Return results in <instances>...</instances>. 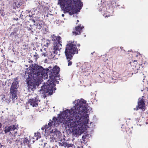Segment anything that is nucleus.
<instances>
[{
    "instance_id": "423d86ee",
    "label": "nucleus",
    "mask_w": 148,
    "mask_h": 148,
    "mask_svg": "<svg viewBox=\"0 0 148 148\" xmlns=\"http://www.w3.org/2000/svg\"><path fill=\"white\" fill-rule=\"evenodd\" d=\"M44 70L41 71L45 72V73H46V75L45 74H42V75L43 77L46 78L48 76V73L49 75V77L51 79H55L57 77H60V75H58V73L60 71V68L57 66H54L52 69H51L50 71L47 68L46 69H44L43 67Z\"/></svg>"
},
{
    "instance_id": "c85d7f7f",
    "label": "nucleus",
    "mask_w": 148,
    "mask_h": 148,
    "mask_svg": "<svg viewBox=\"0 0 148 148\" xmlns=\"http://www.w3.org/2000/svg\"><path fill=\"white\" fill-rule=\"evenodd\" d=\"M56 79H53V80H55L56 81V83L57 84H59V81H58L56 80Z\"/></svg>"
},
{
    "instance_id": "052dcab7",
    "label": "nucleus",
    "mask_w": 148,
    "mask_h": 148,
    "mask_svg": "<svg viewBox=\"0 0 148 148\" xmlns=\"http://www.w3.org/2000/svg\"><path fill=\"white\" fill-rule=\"evenodd\" d=\"M143 91V90H141V91L142 92Z\"/></svg>"
},
{
    "instance_id": "0eeeda50",
    "label": "nucleus",
    "mask_w": 148,
    "mask_h": 148,
    "mask_svg": "<svg viewBox=\"0 0 148 148\" xmlns=\"http://www.w3.org/2000/svg\"><path fill=\"white\" fill-rule=\"evenodd\" d=\"M17 79H14V81L12 83L10 87V98L12 99L14 102L17 98L18 88L19 87L18 82L16 81Z\"/></svg>"
},
{
    "instance_id": "3c124183",
    "label": "nucleus",
    "mask_w": 148,
    "mask_h": 148,
    "mask_svg": "<svg viewBox=\"0 0 148 148\" xmlns=\"http://www.w3.org/2000/svg\"><path fill=\"white\" fill-rule=\"evenodd\" d=\"M77 22H79V21L78 20H77Z\"/></svg>"
},
{
    "instance_id": "c03bdc74",
    "label": "nucleus",
    "mask_w": 148,
    "mask_h": 148,
    "mask_svg": "<svg viewBox=\"0 0 148 148\" xmlns=\"http://www.w3.org/2000/svg\"><path fill=\"white\" fill-rule=\"evenodd\" d=\"M42 29H43L42 28ZM44 29V31H46V29L45 28V29Z\"/></svg>"
},
{
    "instance_id": "7c9ffc66",
    "label": "nucleus",
    "mask_w": 148,
    "mask_h": 148,
    "mask_svg": "<svg viewBox=\"0 0 148 148\" xmlns=\"http://www.w3.org/2000/svg\"><path fill=\"white\" fill-rule=\"evenodd\" d=\"M11 143H12V142L10 140H9V141H7V143H9V144H11Z\"/></svg>"
},
{
    "instance_id": "5701e85b",
    "label": "nucleus",
    "mask_w": 148,
    "mask_h": 148,
    "mask_svg": "<svg viewBox=\"0 0 148 148\" xmlns=\"http://www.w3.org/2000/svg\"><path fill=\"white\" fill-rule=\"evenodd\" d=\"M118 49V47H113L111 49V50H112V51H116L117 49Z\"/></svg>"
},
{
    "instance_id": "f3484780",
    "label": "nucleus",
    "mask_w": 148,
    "mask_h": 148,
    "mask_svg": "<svg viewBox=\"0 0 148 148\" xmlns=\"http://www.w3.org/2000/svg\"><path fill=\"white\" fill-rule=\"evenodd\" d=\"M16 30V29H14L13 31L10 34V36L13 35L14 37L15 38H16L18 35Z\"/></svg>"
},
{
    "instance_id": "79ce46f5",
    "label": "nucleus",
    "mask_w": 148,
    "mask_h": 148,
    "mask_svg": "<svg viewBox=\"0 0 148 148\" xmlns=\"http://www.w3.org/2000/svg\"><path fill=\"white\" fill-rule=\"evenodd\" d=\"M33 15V14H32V15H30V14H29V17H32V16Z\"/></svg>"
},
{
    "instance_id": "5fc2aeb1",
    "label": "nucleus",
    "mask_w": 148,
    "mask_h": 148,
    "mask_svg": "<svg viewBox=\"0 0 148 148\" xmlns=\"http://www.w3.org/2000/svg\"><path fill=\"white\" fill-rule=\"evenodd\" d=\"M105 18H106V17H107V16H105Z\"/></svg>"
},
{
    "instance_id": "412c9836",
    "label": "nucleus",
    "mask_w": 148,
    "mask_h": 148,
    "mask_svg": "<svg viewBox=\"0 0 148 148\" xmlns=\"http://www.w3.org/2000/svg\"><path fill=\"white\" fill-rule=\"evenodd\" d=\"M62 142H59V143H58L59 145L60 146H64L65 145V143H64V142L63 141L62 142Z\"/></svg>"
},
{
    "instance_id": "72a5a7b5",
    "label": "nucleus",
    "mask_w": 148,
    "mask_h": 148,
    "mask_svg": "<svg viewBox=\"0 0 148 148\" xmlns=\"http://www.w3.org/2000/svg\"><path fill=\"white\" fill-rule=\"evenodd\" d=\"M28 30L29 31L31 30V28L30 27L28 28Z\"/></svg>"
},
{
    "instance_id": "39448f33",
    "label": "nucleus",
    "mask_w": 148,
    "mask_h": 148,
    "mask_svg": "<svg viewBox=\"0 0 148 148\" xmlns=\"http://www.w3.org/2000/svg\"><path fill=\"white\" fill-rule=\"evenodd\" d=\"M55 84L53 82H48L46 83H44L43 85L41 87L40 92L42 94L41 96L44 98L46 97L47 95H50L53 94V91L56 90L55 88Z\"/></svg>"
},
{
    "instance_id": "864d4df0",
    "label": "nucleus",
    "mask_w": 148,
    "mask_h": 148,
    "mask_svg": "<svg viewBox=\"0 0 148 148\" xmlns=\"http://www.w3.org/2000/svg\"><path fill=\"white\" fill-rule=\"evenodd\" d=\"M77 148H80L79 147H78Z\"/></svg>"
},
{
    "instance_id": "774afa93",
    "label": "nucleus",
    "mask_w": 148,
    "mask_h": 148,
    "mask_svg": "<svg viewBox=\"0 0 148 148\" xmlns=\"http://www.w3.org/2000/svg\"><path fill=\"white\" fill-rule=\"evenodd\" d=\"M38 148H40V147H39Z\"/></svg>"
},
{
    "instance_id": "9d476101",
    "label": "nucleus",
    "mask_w": 148,
    "mask_h": 148,
    "mask_svg": "<svg viewBox=\"0 0 148 148\" xmlns=\"http://www.w3.org/2000/svg\"><path fill=\"white\" fill-rule=\"evenodd\" d=\"M51 37L53 38V39H52V40L55 41V39L56 40V41L55 42L54 44V45L55 46V48H56V46H58V45H59L60 47H62L61 41H60L61 38L60 36L56 37L54 35H52Z\"/></svg>"
},
{
    "instance_id": "6e6d98bb",
    "label": "nucleus",
    "mask_w": 148,
    "mask_h": 148,
    "mask_svg": "<svg viewBox=\"0 0 148 148\" xmlns=\"http://www.w3.org/2000/svg\"><path fill=\"white\" fill-rule=\"evenodd\" d=\"M134 62H136V60H134Z\"/></svg>"
},
{
    "instance_id": "6ab92c4d",
    "label": "nucleus",
    "mask_w": 148,
    "mask_h": 148,
    "mask_svg": "<svg viewBox=\"0 0 148 148\" xmlns=\"http://www.w3.org/2000/svg\"><path fill=\"white\" fill-rule=\"evenodd\" d=\"M23 143L25 145H27L29 143V141L28 139H27V138L24 137L23 139Z\"/></svg>"
},
{
    "instance_id": "bf43d9fd",
    "label": "nucleus",
    "mask_w": 148,
    "mask_h": 148,
    "mask_svg": "<svg viewBox=\"0 0 148 148\" xmlns=\"http://www.w3.org/2000/svg\"><path fill=\"white\" fill-rule=\"evenodd\" d=\"M26 66L27 67V65H26Z\"/></svg>"
},
{
    "instance_id": "2f4dec72",
    "label": "nucleus",
    "mask_w": 148,
    "mask_h": 148,
    "mask_svg": "<svg viewBox=\"0 0 148 148\" xmlns=\"http://www.w3.org/2000/svg\"><path fill=\"white\" fill-rule=\"evenodd\" d=\"M14 20H15L16 21H17L18 20V18H13Z\"/></svg>"
},
{
    "instance_id": "ea45409f",
    "label": "nucleus",
    "mask_w": 148,
    "mask_h": 148,
    "mask_svg": "<svg viewBox=\"0 0 148 148\" xmlns=\"http://www.w3.org/2000/svg\"><path fill=\"white\" fill-rule=\"evenodd\" d=\"M120 49H121V50L123 49V47H120Z\"/></svg>"
},
{
    "instance_id": "2eb2a0df",
    "label": "nucleus",
    "mask_w": 148,
    "mask_h": 148,
    "mask_svg": "<svg viewBox=\"0 0 148 148\" xmlns=\"http://www.w3.org/2000/svg\"><path fill=\"white\" fill-rule=\"evenodd\" d=\"M60 47L59 45H58V46H56V48H55V46L54 45L53 49L54 50V51L51 53V55H52L53 54H57L58 53V50L59 51L60 49H61V48H60Z\"/></svg>"
},
{
    "instance_id": "ddd939ff",
    "label": "nucleus",
    "mask_w": 148,
    "mask_h": 148,
    "mask_svg": "<svg viewBox=\"0 0 148 148\" xmlns=\"http://www.w3.org/2000/svg\"><path fill=\"white\" fill-rule=\"evenodd\" d=\"M40 101L39 100L35 98L29 99V103L30 104V105L34 107L38 106V103Z\"/></svg>"
},
{
    "instance_id": "aec40b11",
    "label": "nucleus",
    "mask_w": 148,
    "mask_h": 148,
    "mask_svg": "<svg viewBox=\"0 0 148 148\" xmlns=\"http://www.w3.org/2000/svg\"><path fill=\"white\" fill-rule=\"evenodd\" d=\"M38 144L40 145L41 146V148H43L45 146V144L46 143L43 142L42 141H39Z\"/></svg>"
},
{
    "instance_id": "e2e57ef3",
    "label": "nucleus",
    "mask_w": 148,
    "mask_h": 148,
    "mask_svg": "<svg viewBox=\"0 0 148 148\" xmlns=\"http://www.w3.org/2000/svg\"><path fill=\"white\" fill-rule=\"evenodd\" d=\"M144 97V96H142V97Z\"/></svg>"
},
{
    "instance_id": "4468645a",
    "label": "nucleus",
    "mask_w": 148,
    "mask_h": 148,
    "mask_svg": "<svg viewBox=\"0 0 148 148\" xmlns=\"http://www.w3.org/2000/svg\"><path fill=\"white\" fill-rule=\"evenodd\" d=\"M16 129L15 125H12L9 126H6L4 128V131L5 134L10 132L11 131L14 130Z\"/></svg>"
},
{
    "instance_id": "603ef678",
    "label": "nucleus",
    "mask_w": 148,
    "mask_h": 148,
    "mask_svg": "<svg viewBox=\"0 0 148 148\" xmlns=\"http://www.w3.org/2000/svg\"><path fill=\"white\" fill-rule=\"evenodd\" d=\"M84 136H82V138H84Z\"/></svg>"
},
{
    "instance_id": "f8f14e48",
    "label": "nucleus",
    "mask_w": 148,
    "mask_h": 148,
    "mask_svg": "<svg viewBox=\"0 0 148 148\" xmlns=\"http://www.w3.org/2000/svg\"><path fill=\"white\" fill-rule=\"evenodd\" d=\"M84 28L83 26L81 27L80 26L76 27L75 29H74L73 31V35L76 36L80 34L82 29Z\"/></svg>"
},
{
    "instance_id": "4c0bfd02",
    "label": "nucleus",
    "mask_w": 148,
    "mask_h": 148,
    "mask_svg": "<svg viewBox=\"0 0 148 148\" xmlns=\"http://www.w3.org/2000/svg\"><path fill=\"white\" fill-rule=\"evenodd\" d=\"M20 139H19V140H16V141L19 142L20 141V140H19Z\"/></svg>"
},
{
    "instance_id": "473e14b6",
    "label": "nucleus",
    "mask_w": 148,
    "mask_h": 148,
    "mask_svg": "<svg viewBox=\"0 0 148 148\" xmlns=\"http://www.w3.org/2000/svg\"><path fill=\"white\" fill-rule=\"evenodd\" d=\"M2 127V124L1 123H0V129H1Z\"/></svg>"
},
{
    "instance_id": "f257e3e1",
    "label": "nucleus",
    "mask_w": 148,
    "mask_h": 148,
    "mask_svg": "<svg viewBox=\"0 0 148 148\" xmlns=\"http://www.w3.org/2000/svg\"><path fill=\"white\" fill-rule=\"evenodd\" d=\"M75 106L71 110L67 109L62 113L59 114L57 117H53L52 120H50L48 125L45 126V129L52 127L62 123L69 128L66 130L68 134H72L73 136L79 134L80 131L84 128L89 127L88 114L90 108L83 99L75 100L73 102Z\"/></svg>"
},
{
    "instance_id": "4d7b16f0",
    "label": "nucleus",
    "mask_w": 148,
    "mask_h": 148,
    "mask_svg": "<svg viewBox=\"0 0 148 148\" xmlns=\"http://www.w3.org/2000/svg\"><path fill=\"white\" fill-rule=\"evenodd\" d=\"M147 90L148 91V88H147Z\"/></svg>"
},
{
    "instance_id": "e433bc0d",
    "label": "nucleus",
    "mask_w": 148,
    "mask_h": 148,
    "mask_svg": "<svg viewBox=\"0 0 148 148\" xmlns=\"http://www.w3.org/2000/svg\"><path fill=\"white\" fill-rule=\"evenodd\" d=\"M38 56V55H34V57H37Z\"/></svg>"
},
{
    "instance_id": "b1692460",
    "label": "nucleus",
    "mask_w": 148,
    "mask_h": 148,
    "mask_svg": "<svg viewBox=\"0 0 148 148\" xmlns=\"http://www.w3.org/2000/svg\"><path fill=\"white\" fill-rule=\"evenodd\" d=\"M32 21L33 22H34V23H35V24H36V19H32Z\"/></svg>"
},
{
    "instance_id": "cd10ccee",
    "label": "nucleus",
    "mask_w": 148,
    "mask_h": 148,
    "mask_svg": "<svg viewBox=\"0 0 148 148\" xmlns=\"http://www.w3.org/2000/svg\"><path fill=\"white\" fill-rule=\"evenodd\" d=\"M121 51H123V54H125V50H124L123 49H122L121 50Z\"/></svg>"
},
{
    "instance_id": "4be33fe9",
    "label": "nucleus",
    "mask_w": 148,
    "mask_h": 148,
    "mask_svg": "<svg viewBox=\"0 0 148 148\" xmlns=\"http://www.w3.org/2000/svg\"><path fill=\"white\" fill-rule=\"evenodd\" d=\"M0 14L2 16H4L5 15V14L4 13V11H2L1 10H0Z\"/></svg>"
},
{
    "instance_id": "bb28decb",
    "label": "nucleus",
    "mask_w": 148,
    "mask_h": 148,
    "mask_svg": "<svg viewBox=\"0 0 148 148\" xmlns=\"http://www.w3.org/2000/svg\"><path fill=\"white\" fill-rule=\"evenodd\" d=\"M121 54H120V56H123V55L125 54H123V51H121Z\"/></svg>"
},
{
    "instance_id": "a211bd4d",
    "label": "nucleus",
    "mask_w": 148,
    "mask_h": 148,
    "mask_svg": "<svg viewBox=\"0 0 148 148\" xmlns=\"http://www.w3.org/2000/svg\"><path fill=\"white\" fill-rule=\"evenodd\" d=\"M41 136H40V133H34V139H36V140H38V138H40Z\"/></svg>"
},
{
    "instance_id": "393cba45",
    "label": "nucleus",
    "mask_w": 148,
    "mask_h": 148,
    "mask_svg": "<svg viewBox=\"0 0 148 148\" xmlns=\"http://www.w3.org/2000/svg\"><path fill=\"white\" fill-rule=\"evenodd\" d=\"M53 58L54 60H56V59H57V58L56 57V56L55 55H54V56H53Z\"/></svg>"
},
{
    "instance_id": "6e6552de",
    "label": "nucleus",
    "mask_w": 148,
    "mask_h": 148,
    "mask_svg": "<svg viewBox=\"0 0 148 148\" xmlns=\"http://www.w3.org/2000/svg\"><path fill=\"white\" fill-rule=\"evenodd\" d=\"M51 135L50 136V140L51 142H56L60 140L62 142L63 140L61 138V134L60 132L57 129H55L52 130Z\"/></svg>"
},
{
    "instance_id": "7ed1b4c3",
    "label": "nucleus",
    "mask_w": 148,
    "mask_h": 148,
    "mask_svg": "<svg viewBox=\"0 0 148 148\" xmlns=\"http://www.w3.org/2000/svg\"><path fill=\"white\" fill-rule=\"evenodd\" d=\"M58 4L60 6L64 13L68 12L72 15L80 11L83 4L80 0H58Z\"/></svg>"
},
{
    "instance_id": "c756f323",
    "label": "nucleus",
    "mask_w": 148,
    "mask_h": 148,
    "mask_svg": "<svg viewBox=\"0 0 148 148\" xmlns=\"http://www.w3.org/2000/svg\"><path fill=\"white\" fill-rule=\"evenodd\" d=\"M42 55L43 56L45 57L46 56V55L44 53H42Z\"/></svg>"
},
{
    "instance_id": "680f3d73",
    "label": "nucleus",
    "mask_w": 148,
    "mask_h": 148,
    "mask_svg": "<svg viewBox=\"0 0 148 148\" xmlns=\"http://www.w3.org/2000/svg\"><path fill=\"white\" fill-rule=\"evenodd\" d=\"M59 80H60V78L59 79Z\"/></svg>"
},
{
    "instance_id": "1a4fd4ad",
    "label": "nucleus",
    "mask_w": 148,
    "mask_h": 148,
    "mask_svg": "<svg viewBox=\"0 0 148 148\" xmlns=\"http://www.w3.org/2000/svg\"><path fill=\"white\" fill-rule=\"evenodd\" d=\"M138 105L137 106L136 108H134V110H138V108L143 109L145 106V101L143 98H139L138 99Z\"/></svg>"
},
{
    "instance_id": "37998d69",
    "label": "nucleus",
    "mask_w": 148,
    "mask_h": 148,
    "mask_svg": "<svg viewBox=\"0 0 148 148\" xmlns=\"http://www.w3.org/2000/svg\"><path fill=\"white\" fill-rule=\"evenodd\" d=\"M80 46V45L79 44H78L77 45V46L79 47Z\"/></svg>"
},
{
    "instance_id": "09e8293b",
    "label": "nucleus",
    "mask_w": 148,
    "mask_h": 148,
    "mask_svg": "<svg viewBox=\"0 0 148 148\" xmlns=\"http://www.w3.org/2000/svg\"><path fill=\"white\" fill-rule=\"evenodd\" d=\"M137 53H138V55H140V53H138V52Z\"/></svg>"
},
{
    "instance_id": "20e7f679",
    "label": "nucleus",
    "mask_w": 148,
    "mask_h": 148,
    "mask_svg": "<svg viewBox=\"0 0 148 148\" xmlns=\"http://www.w3.org/2000/svg\"><path fill=\"white\" fill-rule=\"evenodd\" d=\"M66 58L68 62V66L71 65L72 62L70 61L73 57V56L75 53H78V50L76 48V45L74 42H69L66 45L64 52Z\"/></svg>"
},
{
    "instance_id": "49530a36",
    "label": "nucleus",
    "mask_w": 148,
    "mask_h": 148,
    "mask_svg": "<svg viewBox=\"0 0 148 148\" xmlns=\"http://www.w3.org/2000/svg\"><path fill=\"white\" fill-rule=\"evenodd\" d=\"M122 81H126V79H125V80H123V79H122Z\"/></svg>"
},
{
    "instance_id": "a19ab883",
    "label": "nucleus",
    "mask_w": 148,
    "mask_h": 148,
    "mask_svg": "<svg viewBox=\"0 0 148 148\" xmlns=\"http://www.w3.org/2000/svg\"><path fill=\"white\" fill-rule=\"evenodd\" d=\"M95 53V51H94V52H93L92 53H91V55H93V54L94 53Z\"/></svg>"
},
{
    "instance_id": "0e129e2a",
    "label": "nucleus",
    "mask_w": 148,
    "mask_h": 148,
    "mask_svg": "<svg viewBox=\"0 0 148 148\" xmlns=\"http://www.w3.org/2000/svg\"><path fill=\"white\" fill-rule=\"evenodd\" d=\"M137 70H138V68H137Z\"/></svg>"
},
{
    "instance_id": "f704fd0d",
    "label": "nucleus",
    "mask_w": 148,
    "mask_h": 148,
    "mask_svg": "<svg viewBox=\"0 0 148 148\" xmlns=\"http://www.w3.org/2000/svg\"><path fill=\"white\" fill-rule=\"evenodd\" d=\"M3 147V145L1 144H0V148H1Z\"/></svg>"
},
{
    "instance_id": "a878e982",
    "label": "nucleus",
    "mask_w": 148,
    "mask_h": 148,
    "mask_svg": "<svg viewBox=\"0 0 148 148\" xmlns=\"http://www.w3.org/2000/svg\"><path fill=\"white\" fill-rule=\"evenodd\" d=\"M22 16H23V15L22 14H21L20 16H19V17L21 18V19H23V18L22 17Z\"/></svg>"
},
{
    "instance_id": "f03ea898",
    "label": "nucleus",
    "mask_w": 148,
    "mask_h": 148,
    "mask_svg": "<svg viewBox=\"0 0 148 148\" xmlns=\"http://www.w3.org/2000/svg\"><path fill=\"white\" fill-rule=\"evenodd\" d=\"M44 69L42 66L36 64H32V70L26 80L28 90L34 91L41 84L42 78H43L42 74L44 73L46 75L45 72H41Z\"/></svg>"
},
{
    "instance_id": "c9c22d12",
    "label": "nucleus",
    "mask_w": 148,
    "mask_h": 148,
    "mask_svg": "<svg viewBox=\"0 0 148 148\" xmlns=\"http://www.w3.org/2000/svg\"><path fill=\"white\" fill-rule=\"evenodd\" d=\"M5 97V96H3V97L2 98V100H4V99H4V98H5V97Z\"/></svg>"
},
{
    "instance_id": "dca6fc26",
    "label": "nucleus",
    "mask_w": 148,
    "mask_h": 148,
    "mask_svg": "<svg viewBox=\"0 0 148 148\" xmlns=\"http://www.w3.org/2000/svg\"><path fill=\"white\" fill-rule=\"evenodd\" d=\"M16 2H14L13 3V5L14 6V8L16 9V8H19L22 5L21 3H20L16 1Z\"/></svg>"
},
{
    "instance_id": "13d9d810",
    "label": "nucleus",
    "mask_w": 148,
    "mask_h": 148,
    "mask_svg": "<svg viewBox=\"0 0 148 148\" xmlns=\"http://www.w3.org/2000/svg\"><path fill=\"white\" fill-rule=\"evenodd\" d=\"M91 123H92V122H90V124H91Z\"/></svg>"
},
{
    "instance_id": "58836bf2",
    "label": "nucleus",
    "mask_w": 148,
    "mask_h": 148,
    "mask_svg": "<svg viewBox=\"0 0 148 148\" xmlns=\"http://www.w3.org/2000/svg\"><path fill=\"white\" fill-rule=\"evenodd\" d=\"M64 14H62V17H64Z\"/></svg>"
},
{
    "instance_id": "338daca9",
    "label": "nucleus",
    "mask_w": 148,
    "mask_h": 148,
    "mask_svg": "<svg viewBox=\"0 0 148 148\" xmlns=\"http://www.w3.org/2000/svg\"><path fill=\"white\" fill-rule=\"evenodd\" d=\"M36 53V54H37V53H36H36Z\"/></svg>"
},
{
    "instance_id": "69168bd1",
    "label": "nucleus",
    "mask_w": 148,
    "mask_h": 148,
    "mask_svg": "<svg viewBox=\"0 0 148 148\" xmlns=\"http://www.w3.org/2000/svg\"><path fill=\"white\" fill-rule=\"evenodd\" d=\"M41 51H42V49L41 50Z\"/></svg>"
},
{
    "instance_id": "9b49d317",
    "label": "nucleus",
    "mask_w": 148,
    "mask_h": 148,
    "mask_svg": "<svg viewBox=\"0 0 148 148\" xmlns=\"http://www.w3.org/2000/svg\"><path fill=\"white\" fill-rule=\"evenodd\" d=\"M43 22L39 19V18L36 19V24H34L33 26H35L36 29L41 30L44 26Z\"/></svg>"
},
{
    "instance_id": "a18cd8bd",
    "label": "nucleus",
    "mask_w": 148,
    "mask_h": 148,
    "mask_svg": "<svg viewBox=\"0 0 148 148\" xmlns=\"http://www.w3.org/2000/svg\"><path fill=\"white\" fill-rule=\"evenodd\" d=\"M9 140H10L9 138H7V140L8 141H9Z\"/></svg>"
},
{
    "instance_id": "de8ad7c7",
    "label": "nucleus",
    "mask_w": 148,
    "mask_h": 148,
    "mask_svg": "<svg viewBox=\"0 0 148 148\" xmlns=\"http://www.w3.org/2000/svg\"><path fill=\"white\" fill-rule=\"evenodd\" d=\"M11 62H14V61L13 60H12V61H11Z\"/></svg>"
},
{
    "instance_id": "8fccbe9b",
    "label": "nucleus",
    "mask_w": 148,
    "mask_h": 148,
    "mask_svg": "<svg viewBox=\"0 0 148 148\" xmlns=\"http://www.w3.org/2000/svg\"><path fill=\"white\" fill-rule=\"evenodd\" d=\"M1 134H3V131H1Z\"/></svg>"
}]
</instances>
